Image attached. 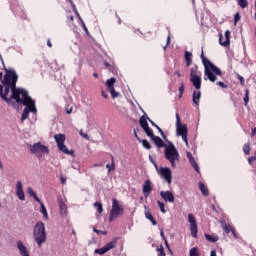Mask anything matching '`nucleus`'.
<instances>
[{
	"instance_id": "nucleus-32",
	"label": "nucleus",
	"mask_w": 256,
	"mask_h": 256,
	"mask_svg": "<svg viewBox=\"0 0 256 256\" xmlns=\"http://www.w3.org/2000/svg\"><path fill=\"white\" fill-rule=\"evenodd\" d=\"M112 157V165H109L107 164L106 165V168L108 169V173H111V171H114L115 170V159Z\"/></svg>"
},
{
	"instance_id": "nucleus-10",
	"label": "nucleus",
	"mask_w": 256,
	"mask_h": 256,
	"mask_svg": "<svg viewBox=\"0 0 256 256\" xmlns=\"http://www.w3.org/2000/svg\"><path fill=\"white\" fill-rule=\"evenodd\" d=\"M115 78H110L106 81L107 90L110 92L112 99L119 97V92L115 91Z\"/></svg>"
},
{
	"instance_id": "nucleus-6",
	"label": "nucleus",
	"mask_w": 256,
	"mask_h": 256,
	"mask_svg": "<svg viewBox=\"0 0 256 256\" xmlns=\"http://www.w3.org/2000/svg\"><path fill=\"white\" fill-rule=\"evenodd\" d=\"M30 152L32 155H36L38 159H41L43 155H49V148L47 146H43L41 142L30 145Z\"/></svg>"
},
{
	"instance_id": "nucleus-51",
	"label": "nucleus",
	"mask_w": 256,
	"mask_h": 256,
	"mask_svg": "<svg viewBox=\"0 0 256 256\" xmlns=\"http://www.w3.org/2000/svg\"><path fill=\"white\" fill-rule=\"evenodd\" d=\"M220 225H221V227H222V229L224 228V227H226L227 226V222H225V220H220Z\"/></svg>"
},
{
	"instance_id": "nucleus-31",
	"label": "nucleus",
	"mask_w": 256,
	"mask_h": 256,
	"mask_svg": "<svg viewBox=\"0 0 256 256\" xmlns=\"http://www.w3.org/2000/svg\"><path fill=\"white\" fill-rule=\"evenodd\" d=\"M60 213L62 215L67 214V205H65V203H63V202H60Z\"/></svg>"
},
{
	"instance_id": "nucleus-30",
	"label": "nucleus",
	"mask_w": 256,
	"mask_h": 256,
	"mask_svg": "<svg viewBox=\"0 0 256 256\" xmlns=\"http://www.w3.org/2000/svg\"><path fill=\"white\" fill-rule=\"evenodd\" d=\"M189 255L190 256H201V254L199 253V248L194 247V248L190 249Z\"/></svg>"
},
{
	"instance_id": "nucleus-19",
	"label": "nucleus",
	"mask_w": 256,
	"mask_h": 256,
	"mask_svg": "<svg viewBox=\"0 0 256 256\" xmlns=\"http://www.w3.org/2000/svg\"><path fill=\"white\" fill-rule=\"evenodd\" d=\"M17 249L19 250L21 256H29V250H27V246L23 244V242H17Z\"/></svg>"
},
{
	"instance_id": "nucleus-15",
	"label": "nucleus",
	"mask_w": 256,
	"mask_h": 256,
	"mask_svg": "<svg viewBox=\"0 0 256 256\" xmlns=\"http://www.w3.org/2000/svg\"><path fill=\"white\" fill-rule=\"evenodd\" d=\"M147 136L151 138V140L155 143L156 147H158L159 149H161V147H165V149H166L167 144H165V142H163L161 137L155 136L153 131H152V135H147Z\"/></svg>"
},
{
	"instance_id": "nucleus-4",
	"label": "nucleus",
	"mask_w": 256,
	"mask_h": 256,
	"mask_svg": "<svg viewBox=\"0 0 256 256\" xmlns=\"http://www.w3.org/2000/svg\"><path fill=\"white\" fill-rule=\"evenodd\" d=\"M22 102H18V105H25L22 113L21 121L29 118V113H37V108L35 107V101L29 97V94L25 97H22Z\"/></svg>"
},
{
	"instance_id": "nucleus-5",
	"label": "nucleus",
	"mask_w": 256,
	"mask_h": 256,
	"mask_svg": "<svg viewBox=\"0 0 256 256\" xmlns=\"http://www.w3.org/2000/svg\"><path fill=\"white\" fill-rule=\"evenodd\" d=\"M33 235L38 247H41L47 241V233L45 232V224L43 222L39 221L36 223Z\"/></svg>"
},
{
	"instance_id": "nucleus-53",
	"label": "nucleus",
	"mask_w": 256,
	"mask_h": 256,
	"mask_svg": "<svg viewBox=\"0 0 256 256\" xmlns=\"http://www.w3.org/2000/svg\"><path fill=\"white\" fill-rule=\"evenodd\" d=\"M60 181H61V183H62V185H65V183H67V178H65V177H61L60 178Z\"/></svg>"
},
{
	"instance_id": "nucleus-64",
	"label": "nucleus",
	"mask_w": 256,
	"mask_h": 256,
	"mask_svg": "<svg viewBox=\"0 0 256 256\" xmlns=\"http://www.w3.org/2000/svg\"><path fill=\"white\" fill-rule=\"evenodd\" d=\"M256 135V128H254L253 130H252V136H255Z\"/></svg>"
},
{
	"instance_id": "nucleus-49",
	"label": "nucleus",
	"mask_w": 256,
	"mask_h": 256,
	"mask_svg": "<svg viewBox=\"0 0 256 256\" xmlns=\"http://www.w3.org/2000/svg\"><path fill=\"white\" fill-rule=\"evenodd\" d=\"M238 79H239L241 85H245V78H243L241 75H238Z\"/></svg>"
},
{
	"instance_id": "nucleus-1",
	"label": "nucleus",
	"mask_w": 256,
	"mask_h": 256,
	"mask_svg": "<svg viewBox=\"0 0 256 256\" xmlns=\"http://www.w3.org/2000/svg\"><path fill=\"white\" fill-rule=\"evenodd\" d=\"M5 71L6 73L2 80V84L5 87L4 91L3 86L0 85L1 99H3V101L6 103H11V100L13 99L16 101V103H23V97L29 93L23 88H17V79H19V76L15 70L5 69Z\"/></svg>"
},
{
	"instance_id": "nucleus-23",
	"label": "nucleus",
	"mask_w": 256,
	"mask_h": 256,
	"mask_svg": "<svg viewBox=\"0 0 256 256\" xmlns=\"http://www.w3.org/2000/svg\"><path fill=\"white\" fill-rule=\"evenodd\" d=\"M145 217L146 219H148V221H151L152 225H157V221L155 220V218H153V215L151 214V212H149V210H147V206H145Z\"/></svg>"
},
{
	"instance_id": "nucleus-54",
	"label": "nucleus",
	"mask_w": 256,
	"mask_h": 256,
	"mask_svg": "<svg viewBox=\"0 0 256 256\" xmlns=\"http://www.w3.org/2000/svg\"><path fill=\"white\" fill-rule=\"evenodd\" d=\"M153 165L157 171V173H159V171H161V168H159V166H157V163L153 162Z\"/></svg>"
},
{
	"instance_id": "nucleus-47",
	"label": "nucleus",
	"mask_w": 256,
	"mask_h": 256,
	"mask_svg": "<svg viewBox=\"0 0 256 256\" xmlns=\"http://www.w3.org/2000/svg\"><path fill=\"white\" fill-rule=\"evenodd\" d=\"M138 131H139V129L134 128V137H136L137 141L141 142V138H139V135H137Z\"/></svg>"
},
{
	"instance_id": "nucleus-62",
	"label": "nucleus",
	"mask_w": 256,
	"mask_h": 256,
	"mask_svg": "<svg viewBox=\"0 0 256 256\" xmlns=\"http://www.w3.org/2000/svg\"><path fill=\"white\" fill-rule=\"evenodd\" d=\"M169 43H171V36H168L167 38V45H169Z\"/></svg>"
},
{
	"instance_id": "nucleus-42",
	"label": "nucleus",
	"mask_w": 256,
	"mask_h": 256,
	"mask_svg": "<svg viewBox=\"0 0 256 256\" xmlns=\"http://www.w3.org/2000/svg\"><path fill=\"white\" fill-rule=\"evenodd\" d=\"M27 193L30 195V197H35V195H37V193H35L31 187L27 189Z\"/></svg>"
},
{
	"instance_id": "nucleus-24",
	"label": "nucleus",
	"mask_w": 256,
	"mask_h": 256,
	"mask_svg": "<svg viewBox=\"0 0 256 256\" xmlns=\"http://www.w3.org/2000/svg\"><path fill=\"white\" fill-rule=\"evenodd\" d=\"M147 120L149 121V123H151V125H153V127H156V129L159 131V133L163 137V139H167V137L165 136V133L163 132L161 127H159L157 124H155V122H153V120H151L149 117H147Z\"/></svg>"
},
{
	"instance_id": "nucleus-35",
	"label": "nucleus",
	"mask_w": 256,
	"mask_h": 256,
	"mask_svg": "<svg viewBox=\"0 0 256 256\" xmlns=\"http://www.w3.org/2000/svg\"><path fill=\"white\" fill-rule=\"evenodd\" d=\"M94 207L97 209L98 213H103V204H101V202L94 203Z\"/></svg>"
},
{
	"instance_id": "nucleus-12",
	"label": "nucleus",
	"mask_w": 256,
	"mask_h": 256,
	"mask_svg": "<svg viewBox=\"0 0 256 256\" xmlns=\"http://www.w3.org/2000/svg\"><path fill=\"white\" fill-rule=\"evenodd\" d=\"M158 174L167 181L168 185H171L172 177H171V168L169 167H161Z\"/></svg>"
},
{
	"instance_id": "nucleus-55",
	"label": "nucleus",
	"mask_w": 256,
	"mask_h": 256,
	"mask_svg": "<svg viewBox=\"0 0 256 256\" xmlns=\"http://www.w3.org/2000/svg\"><path fill=\"white\" fill-rule=\"evenodd\" d=\"M101 94H102V97H104V99H108L109 96L105 91L102 90Z\"/></svg>"
},
{
	"instance_id": "nucleus-34",
	"label": "nucleus",
	"mask_w": 256,
	"mask_h": 256,
	"mask_svg": "<svg viewBox=\"0 0 256 256\" xmlns=\"http://www.w3.org/2000/svg\"><path fill=\"white\" fill-rule=\"evenodd\" d=\"M238 5L242 8L245 9V7H248L249 2L247 0H238Z\"/></svg>"
},
{
	"instance_id": "nucleus-9",
	"label": "nucleus",
	"mask_w": 256,
	"mask_h": 256,
	"mask_svg": "<svg viewBox=\"0 0 256 256\" xmlns=\"http://www.w3.org/2000/svg\"><path fill=\"white\" fill-rule=\"evenodd\" d=\"M176 134L178 137H182L183 141H187V126L181 125L179 114H176Z\"/></svg>"
},
{
	"instance_id": "nucleus-2",
	"label": "nucleus",
	"mask_w": 256,
	"mask_h": 256,
	"mask_svg": "<svg viewBox=\"0 0 256 256\" xmlns=\"http://www.w3.org/2000/svg\"><path fill=\"white\" fill-rule=\"evenodd\" d=\"M201 59L204 65V75L207 77L204 78L205 81L208 79L211 83H215V81H217V75L221 76L223 75V72H221V69L215 66V64L211 63L209 59L205 58L203 52L201 53Z\"/></svg>"
},
{
	"instance_id": "nucleus-28",
	"label": "nucleus",
	"mask_w": 256,
	"mask_h": 256,
	"mask_svg": "<svg viewBox=\"0 0 256 256\" xmlns=\"http://www.w3.org/2000/svg\"><path fill=\"white\" fill-rule=\"evenodd\" d=\"M40 205H41L40 213H42L45 219H49V215L47 214V208L45 207V204H43V202H40Z\"/></svg>"
},
{
	"instance_id": "nucleus-61",
	"label": "nucleus",
	"mask_w": 256,
	"mask_h": 256,
	"mask_svg": "<svg viewBox=\"0 0 256 256\" xmlns=\"http://www.w3.org/2000/svg\"><path fill=\"white\" fill-rule=\"evenodd\" d=\"M47 45H48V47H53V44H51V40L47 41Z\"/></svg>"
},
{
	"instance_id": "nucleus-33",
	"label": "nucleus",
	"mask_w": 256,
	"mask_h": 256,
	"mask_svg": "<svg viewBox=\"0 0 256 256\" xmlns=\"http://www.w3.org/2000/svg\"><path fill=\"white\" fill-rule=\"evenodd\" d=\"M197 71H198L197 66H193L190 69V77H199V75H197Z\"/></svg>"
},
{
	"instance_id": "nucleus-57",
	"label": "nucleus",
	"mask_w": 256,
	"mask_h": 256,
	"mask_svg": "<svg viewBox=\"0 0 256 256\" xmlns=\"http://www.w3.org/2000/svg\"><path fill=\"white\" fill-rule=\"evenodd\" d=\"M160 235L164 239V241L167 240V238H165V233H163V230H161Z\"/></svg>"
},
{
	"instance_id": "nucleus-8",
	"label": "nucleus",
	"mask_w": 256,
	"mask_h": 256,
	"mask_svg": "<svg viewBox=\"0 0 256 256\" xmlns=\"http://www.w3.org/2000/svg\"><path fill=\"white\" fill-rule=\"evenodd\" d=\"M54 139L57 143V147L59 151L65 153V155H73V150H69L65 145V135L64 134H56Z\"/></svg>"
},
{
	"instance_id": "nucleus-21",
	"label": "nucleus",
	"mask_w": 256,
	"mask_h": 256,
	"mask_svg": "<svg viewBox=\"0 0 256 256\" xmlns=\"http://www.w3.org/2000/svg\"><path fill=\"white\" fill-rule=\"evenodd\" d=\"M186 155L187 158L189 159L190 165H192L195 171L199 173V166L197 165V162L195 161L193 154H191V152H187Z\"/></svg>"
},
{
	"instance_id": "nucleus-36",
	"label": "nucleus",
	"mask_w": 256,
	"mask_h": 256,
	"mask_svg": "<svg viewBox=\"0 0 256 256\" xmlns=\"http://www.w3.org/2000/svg\"><path fill=\"white\" fill-rule=\"evenodd\" d=\"M223 230H224L225 233H231V231H232V233L235 237V230L231 229V225L227 224L226 226L223 227Z\"/></svg>"
},
{
	"instance_id": "nucleus-48",
	"label": "nucleus",
	"mask_w": 256,
	"mask_h": 256,
	"mask_svg": "<svg viewBox=\"0 0 256 256\" xmlns=\"http://www.w3.org/2000/svg\"><path fill=\"white\" fill-rule=\"evenodd\" d=\"M217 85L219 87H222V89H227V85H225V83H223V82H217Z\"/></svg>"
},
{
	"instance_id": "nucleus-52",
	"label": "nucleus",
	"mask_w": 256,
	"mask_h": 256,
	"mask_svg": "<svg viewBox=\"0 0 256 256\" xmlns=\"http://www.w3.org/2000/svg\"><path fill=\"white\" fill-rule=\"evenodd\" d=\"M253 161H256V157L252 156L248 159V163L251 165V163H253Z\"/></svg>"
},
{
	"instance_id": "nucleus-11",
	"label": "nucleus",
	"mask_w": 256,
	"mask_h": 256,
	"mask_svg": "<svg viewBox=\"0 0 256 256\" xmlns=\"http://www.w3.org/2000/svg\"><path fill=\"white\" fill-rule=\"evenodd\" d=\"M188 221L190 223V231H191L192 237L197 238L198 228H197V220H195V216H193V214H189Z\"/></svg>"
},
{
	"instance_id": "nucleus-22",
	"label": "nucleus",
	"mask_w": 256,
	"mask_h": 256,
	"mask_svg": "<svg viewBox=\"0 0 256 256\" xmlns=\"http://www.w3.org/2000/svg\"><path fill=\"white\" fill-rule=\"evenodd\" d=\"M190 81L192 85L195 87V89H201V78L199 76L190 77Z\"/></svg>"
},
{
	"instance_id": "nucleus-45",
	"label": "nucleus",
	"mask_w": 256,
	"mask_h": 256,
	"mask_svg": "<svg viewBox=\"0 0 256 256\" xmlns=\"http://www.w3.org/2000/svg\"><path fill=\"white\" fill-rule=\"evenodd\" d=\"M66 113H67V115H71V113H73V106H67L66 107Z\"/></svg>"
},
{
	"instance_id": "nucleus-7",
	"label": "nucleus",
	"mask_w": 256,
	"mask_h": 256,
	"mask_svg": "<svg viewBox=\"0 0 256 256\" xmlns=\"http://www.w3.org/2000/svg\"><path fill=\"white\" fill-rule=\"evenodd\" d=\"M123 208L119 204V201L115 198L112 199V209L109 215V221H115V219L119 218V215H123Z\"/></svg>"
},
{
	"instance_id": "nucleus-16",
	"label": "nucleus",
	"mask_w": 256,
	"mask_h": 256,
	"mask_svg": "<svg viewBox=\"0 0 256 256\" xmlns=\"http://www.w3.org/2000/svg\"><path fill=\"white\" fill-rule=\"evenodd\" d=\"M230 39H231V32L229 30L225 32V41H223V34L219 35V43L223 47H229V43H231Z\"/></svg>"
},
{
	"instance_id": "nucleus-17",
	"label": "nucleus",
	"mask_w": 256,
	"mask_h": 256,
	"mask_svg": "<svg viewBox=\"0 0 256 256\" xmlns=\"http://www.w3.org/2000/svg\"><path fill=\"white\" fill-rule=\"evenodd\" d=\"M16 195L20 201H25V192L23 191V184L21 181L16 182Z\"/></svg>"
},
{
	"instance_id": "nucleus-41",
	"label": "nucleus",
	"mask_w": 256,
	"mask_h": 256,
	"mask_svg": "<svg viewBox=\"0 0 256 256\" xmlns=\"http://www.w3.org/2000/svg\"><path fill=\"white\" fill-rule=\"evenodd\" d=\"M158 206L160 207V211L162 213H165V203L161 202V201H158Z\"/></svg>"
},
{
	"instance_id": "nucleus-44",
	"label": "nucleus",
	"mask_w": 256,
	"mask_h": 256,
	"mask_svg": "<svg viewBox=\"0 0 256 256\" xmlns=\"http://www.w3.org/2000/svg\"><path fill=\"white\" fill-rule=\"evenodd\" d=\"M244 102H245V105H247V103H249V90H246Z\"/></svg>"
},
{
	"instance_id": "nucleus-20",
	"label": "nucleus",
	"mask_w": 256,
	"mask_h": 256,
	"mask_svg": "<svg viewBox=\"0 0 256 256\" xmlns=\"http://www.w3.org/2000/svg\"><path fill=\"white\" fill-rule=\"evenodd\" d=\"M153 191L151 187V180H146L143 185V193L146 197H149V194Z\"/></svg>"
},
{
	"instance_id": "nucleus-63",
	"label": "nucleus",
	"mask_w": 256,
	"mask_h": 256,
	"mask_svg": "<svg viewBox=\"0 0 256 256\" xmlns=\"http://www.w3.org/2000/svg\"><path fill=\"white\" fill-rule=\"evenodd\" d=\"M164 243H165L167 249H169V242H167V240H164Z\"/></svg>"
},
{
	"instance_id": "nucleus-56",
	"label": "nucleus",
	"mask_w": 256,
	"mask_h": 256,
	"mask_svg": "<svg viewBox=\"0 0 256 256\" xmlns=\"http://www.w3.org/2000/svg\"><path fill=\"white\" fill-rule=\"evenodd\" d=\"M35 201H37V203H41V199H39V197L37 196V194H35V196H32Z\"/></svg>"
},
{
	"instance_id": "nucleus-46",
	"label": "nucleus",
	"mask_w": 256,
	"mask_h": 256,
	"mask_svg": "<svg viewBox=\"0 0 256 256\" xmlns=\"http://www.w3.org/2000/svg\"><path fill=\"white\" fill-rule=\"evenodd\" d=\"M184 91H185V84H182L179 88L180 97L181 95H183Z\"/></svg>"
},
{
	"instance_id": "nucleus-60",
	"label": "nucleus",
	"mask_w": 256,
	"mask_h": 256,
	"mask_svg": "<svg viewBox=\"0 0 256 256\" xmlns=\"http://www.w3.org/2000/svg\"><path fill=\"white\" fill-rule=\"evenodd\" d=\"M93 231H94V233H97V235H99V233H101V231H99V230H97V228H93Z\"/></svg>"
},
{
	"instance_id": "nucleus-26",
	"label": "nucleus",
	"mask_w": 256,
	"mask_h": 256,
	"mask_svg": "<svg viewBox=\"0 0 256 256\" xmlns=\"http://www.w3.org/2000/svg\"><path fill=\"white\" fill-rule=\"evenodd\" d=\"M193 54H191V52L186 51L185 52V61H186V65L187 67H190L191 63H193V60L191 59Z\"/></svg>"
},
{
	"instance_id": "nucleus-43",
	"label": "nucleus",
	"mask_w": 256,
	"mask_h": 256,
	"mask_svg": "<svg viewBox=\"0 0 256 256\" xmlns=\"http://www.w3.org/2000/svg\"><path fill=\"white\" fill-rule=\"evenodd\" d=\"M240 20H241V15H239V13H236L234 16V24L237 25V23H239Z\"/></svg>"
},
{
	"instance_id": "nucleus-29",
	"label": "nucleus",
	"mask_w": 256,
	"mask_h": 256,
	"mask_svg": "<svg viewBox=\"0 0 256 256\" xmlns=\"http://www.w3.org/2000/svg\"><path fill=\"white\" fill-rule=\"evenodd\" d=\"M199 189H200L201 193L204 194L205 196L209 195V190L207 189L205 184L200 182L199 183Z\"/></svg>"
},
{
	"instance_id": "nucleus-59",
	"label": "nucleus",
	"mask_w": 256,
	"mask_h": 256,
	"mask_svg": "<svg viewBox=\"0 0 256 256\" xmlns=\"http://www.w3.org/2000/svg\"><path fill=\"white\" fill-rule=\"evenodd\" d=\"M74 11H75V13H76L78 19L81 21V16L79 15V12H77V9H74Z\"/></svg>"
},
{
	"instance_id": "nucleus-18",
	"label": "nucleus",
	"mask_w": 256,
	"mask_h": 256,
	"mask_svg": "<svg viewBox=\"0 0 256 256\" xmlns=\"http://www.w3.org/2000/svg\"><path fill=\"white\" fill-rule=\"evenodd\" d=\"M160 196L164 201H168V203H173L175 201V196L171 191H161Z\"/></svg>"
},
{
	"instance_id": "nucleus-25",
	"label": "nucleus",
	"mask_w": 256,
	"mask_h": 256,
	"mask_svg": "<svg viewBox=\"0 0 256 256\" xmlns=\"http://www.w3.org/2000/svg\"><path fill=\"white\" fill-rule=\"evenodd\" d=\"M199 99H201V92L200 91H194L192 101L194 105H199Z\"/></svg>"
},
{
	"instance_id": "nucleus-14",
	"label": "nucleus",
	"mask_w": 256,
	"mask_h": 256,
	"mask_svg": "<svg viewBox=\"0 0 256 256\" xmlns=\"http://www.w3.org/2000/svg\"><path fill=\"white\" fill-rule=\"evenodd\" d=\"M115 247V242H109L104 247L96 249L94 253H97L98 255H105L108 251H111Z\"/></svg>"
},
{
	"instance_id": "nucleus-27",
	"label": "nucleus",
	"mask_w": 256,
	"mask_h": 256,
	"mask_svg": "<svg viewBox=\"0 0 256 256\" xmlns=\"http://www.w3.org/2000/svg\"><path fill=\"white\" fill-rule=\"evenodd\" d=\"M205 237H206V240L209 241L210 243H217V241H219V236L205 234Z\"/></svg>"
},
{
	"instance_id": "nucleus-38",
	"label": "nucleus",
	"mask_w": 256,
	"mask_h": 256,
	"mask_svg": "<svg viewBox=\"0 0 256 256\" xmlns=\"http://www.w3.org/2000/svg\"><path fill=\"white\" fill-rule=\"evenodd\" d=\"M243 151L246 155H249L250 151H251V147L249 146V144H245L243 146Z\"/></svg>"
},
{
	"instance_id": "nucleus-39",
	"label": "nucleus",
	"mask_w": 256,
	"mask_h": 256,
	"mask_svg": "<svg viewBox=\"0 0 256 256\" xmlns=\"http://www.w3.org/2000/svg\"><path fill=\"white\" fill-rule=\"evenodd\" d=\"M157 251L159 252L158 256H166L165 249L163 246H160V248H157Z\"/></svg>"
},
{
	"instance_id": "nucleus-3",
	"label": "nucleus",
	"mask_w": 256,
	"mask_h": 256,
	"mask_svg": "<svg viewBox=\"0 0 256 256\" xmlns=\"http://www.w3.org/2000/svg\"><path fill=\"white\" fill-rule=\"evenodd\" d=\"M164 156L171 164V167L175 169L177 167V163H179V151L175 148L173 143L169 142V145L165 148Z\"/></svg>"
},
{
	"instance_id": "nucleus-40",
	"label": "nucleus",
	"mask_w": 256,
	"mask_h": 256,
	"mask_svg": "<svg viewBox=\"0 0 256 256\" xmlns=\"http://www.w3.org/2000/svg\"><path fill=\"white\" fill-rule=\"evenodd\" d=\"M80 23H81L85 33H87V35H89V29H87V26L85 25V22L83 21L82 18H80Z\"/></svg>"
},
{
	"instance_id": "nucleus-13",
	"label": "nucleus",
	"mask_w": 256,
	"mask_h": 256,
	"mask_svg": "<svg viewBox=\"0 0 256 256\" xmlns=\"http://www.w3.org/2000/svg\"><path fill=\"white\" fill-rule=\"evenodd\" d=\"M139 123L146 135H153V130L149 128V123H147V118L145 116L140 118Z\"/></svg>"
},
{
	"instance_id": "nucleus-37",
	"label": "nucleus",
	"mask_w": 256,
	"mask_h": 256,
	"mask_svg": "<svg viewBox=\"0 0 256 256\" xmlns=\"http://www.w3.org/2000/svg\"><path fill=\"white\" fill-rule=\"evenodd\" d=\"M143 147H145V149H151V143H149V141L147 140H141V142Z\"/></svg>"
},
{
	"instance_id": "nucleus-58",
	"label": "nucleus",
	"mask_w": 256,
	"mask_h": 256,
	"mask_svg": "<svg viewBox=\"0 0 256 256\" xmlns=\"http://www.w3.org/2000/svg\"><path fill=\"white\" fill-rule=\"evenodd\" d=\"M210 256H217V252L215 250H212Z\"/></svg>"
},
{
	"instance_id": "nucleus-50",
	"label": "nucleus",
	"mask_w": 256,
	"mask_h": 256,
	"mask_svg": "<svg viewBox=\"0 0 256 256\" xmlns=\"http://www.w3.org/2000/svg\"><path fill=\"white\" fill-rule=\"evenodd\" d=\"M80 135H81V137H83V139L89 140V135L83 133V131H80Z\"/></svg>"
}]
</instances>
